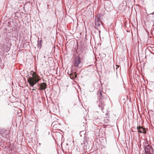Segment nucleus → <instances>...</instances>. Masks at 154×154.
<instances>
[{"instance_id":"obj_10","label":"nucleus","mask_w":154,"mask_h":154,"mask_svg":"<svg viewBox=\"0 0 154 154\" xmlns=\"http://www.w3.org/2000/svg\"><path fill=\"white\" fill-rule=\"evenodd\" d=\"M54 126H55V125H54L53 126V127L54 128Z\"/></svg>"},{"instance_id":"obj_9","label":"nucleus","mask_w":154,"mask_h":154,"mask_svg":"<svg viewBox=\"0 0 154 154\" xmlns=\"http://www.w3.org/2000/svg\"><path fill=\"white\" fill-rule=\"evenodd\" d=\"M116 66L117 67L116 69H117L119 67V66L118 65H116Z\"/></svg>"},{"instance_id":"obj_2","label":"nucleus","mask_w":154,"mask_h":154,"mask_svg":"<svg viewBox=\"0 0 154 154\" xmlns=\"http://www.w3.org/2000/svg\"><path fill=\"white\" fill-rule=\"evenodd\" d=\"M145 154H152L153 152V149L149 146H146L145 147Z\"/></svg>"},{"instance_id":"obj_3","label":"nucleus","mask_w":154,"mask_h":154,"mask_svg":"<svg viewBox=\"0 0 154 154\" xmlns=\"http://www.w3.org/2000/svg\"><path fill=\"white\" fill-rule=\"evenodd\" d=\"M95 23L96 27H99L100 26L101 22L99 17H95Z\"/></svg>"},{"instance_id":"obj_8","label":"nucleus","mask_w":154,"mask_h":154,"mask_svg":"<svg viewBox=\"0 0 154 154\" xmlns=\"http://www.w3.org/2000/svg\"><path fill=\"white\" fill-rule=\"evenodd\" d=\"M100 95L101 96H102V93H101V91H100Z\"/></svg>"},{"instance_id":"obj_11","label":"nucleus","mask_w":154,"mask_h":154,"mask_svg":"<svg viewBox=\"0 0 154 154\" xmlns=\"http://www.w3.org/2000/svg\"><path fill=\"white\" fill-rule=\"evenodd\" d=\"M76 75L75 76V77H76Z\"/></svg>"},{"instance_id":"obj_6","label":"nucleus","mask_w":154,"mask_h":154,"mask_svg":"<svg viewBox=\"0 0 154 154\" xmlns=\"http://www.w3.org/2000/svg\"><path fill=\"white\" fill-rule=\"evenodd\" d=\"M39 87L40 88V90H45L46 88L47 85L46 83L44 82L40 84Z\"/></svg>"},{"instance_id":"obj_7","label":"nucleus","mask_w":154,"mask_h":154,"mask_svg":"<svg viewBox=\"0 0 154 154\" xmlns=\"http://www.w3.org/2000/svg\"><path fill=\"white\" fill-rule=\"evenodd\" d=\"M4 130H2V131H1V133L2 134H3V132H4Z\"/></svg>"},{"instance_id":"obj_1","label":"nucleus","mask_w":154,"mask_h":154,"mask_svg":"<svg viewBox=\"0 0 154 154\" xmlns=\"http://www.w3.org/2000/svg\"><path fill=\"white\" fill-rule=\"evenodd\" d=\"M32 76V77H30L28 78V81L30 85L33 86L40 79L39 78V76L37 75L35 72L33 73Z\"/></svg>"},{"instance_id":"obj_4","label":"nucleus","mask_w":154,"mask_h":154,"mask_svg":"<svg viewBox=\"0 0 154 154\" xmlns=\"http://www.w3.org/2000/svg\"><path fill=\"white\" fill-rule=\"evenodd\" d=\"M137 129L138 130V131L140 133H143L144 134H146V131L145 128H143L142 127L139 126L137 127Z\"/></svg>"},{"instance_id":"obj_5","label":"nucleus","mask_w":154,"mask_h":154,"mask_svg":"<svg viewBox=\"0 0 154 154\" xmlns=\"http://www.w3.org/2000/svg\"><path fill=\"white\" fill-rule=\"evenodd\" d=\"M81 63L80 59L78 58L76 59L74 62V65L76 67H78L79 64Z\"/></svg>"}]
</instances>
